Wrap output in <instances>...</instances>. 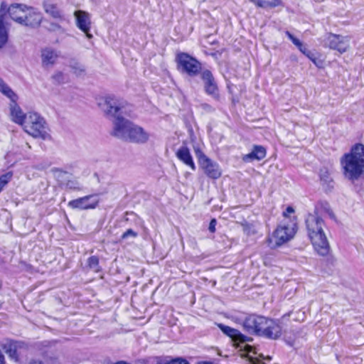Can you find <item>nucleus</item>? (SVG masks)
Wrapping results in <instances>:
<instances>
[{
	"mask_svg": "<svg viewBox=\"0 0 364 364\" xmlns=\"http://www.w3.org/2000/svg\"><path fill=\"white\" fill-rule=\"evenodd\" d=\"M97 105L107 117L114 118L112 134L125 141L133 123L120 116L124 107L122 102L114 95H106L98 99Z\"/></svg>",
	"mask_w": 364,
	"mask_h": 364,
	"instance_id": "f257e3e1",
	"label": "nucleus"
},
{
	"mask_svg": "<svg viewBox=\"0 0 364 364\" xmlns=\"http://www.w3.org/2000/svg\"><path fill=\"white\" fill-rule=\"evenodd\" d=\"M235 321L249 334L274 340L282 335L281 326L274 321L262 316L250 314L243 318L237 317Z\"/></svg>",
	"mask_w": 364,
	"mask_h": 364,
	"instance_id": "f03ea898",
	"label": "nucleus"
},
{
	"mask_svg": "<svg viewBox=\"0 0 364 364\" xmlns=\"http://www.w3.org/2000/svg\"><path fill=\"white\" fill-rule=\"evenodd\" d=\"M306 226L315 250L320 255H327L330 246L323 230V220L316 214H309L306 219Z\"/></svg>",
	"mask_w": 364,
	"mask_h": 364,
	"instance_id": "7ed1b4c3",
	"label": "nucleus"
},
{
	"mask_svg": "<svg viewBox=\"0 0 364 364\" xmlns=\"http://www.w3.org/2000/svg\"><path fill=\"white\" fill-rule=\"evenodd\" d=\"M344 175L350 180H357L364 173V145L358 144L353 146L350 152L341 159Z\"/></svg>",
	"mask_w": 364,
	"mask_h": 364,
	"instance_id": "20e7f679",
	"label": "nucleus"
},
{
	"mask_svg": "<svg viewBox=\"0 0 364 364\" xmlns=\"http://www.w3.org/2000/svg\"><path fill=\"white\" fill-rule=\"evenodd\" d=\"M21 126L23 130L33 138L46 140L50 137L45 119L37 112H28Z\"/></svg>",
	"mask_w": 364,
	"mask_h": 364,
	"instance_id": "39448f33",
	"label": "nucleus"
},
{
	"mask_svg": "<svg viewBox=\"0 0 364 364\" xmlns=\"http://www.w3.org/2000/svg\"><path fill=\"white\" fill-rule=\"evenodd\" d=\"M296 229V225L293 220L283 222L267 239L269 246L275 248L289 241L294 236Z\"/></svg>",
	"mask_w": 364,
	"mask_h": 364,
	"instance_id": "423d86ee",
	"label": "nucleus"
},
{
	"mask_svg": "<svg viewBox=\"0 0 364 364\" xmlns=\"http://www.w3.org/2000/svg\"><path fill=\"white\" fill-rule=\"evenodd\" d=\"M218 327L222 332L229 336L232 341L237 344V347H240V350H243L247 354H256L255 349L253 346L248 345L247 343L252 342L253 338L242 334L239 330L219 323Z\"/></svg>",
	"mask_w": 364,
	"mask_h": 364,
	"instance_id": "0eeeda50",
	"label": "nucleus"
},
{
	"mask_svg": "<svg viewBox=\"0 0 364 364\" xmlns=\"http://www.w3.org/2000/svg\"><path fill=\"white\" fill-rule=\"evenodd\" d=\"M178 65L183 71L190 76H194L198 74L201 69L200 63L193 57L186 53H180L177 56Z\"/></svg>",
	"mask_w": 364,
	"mask_h": 364,
	"instance_id": "6e6552de",
	"label": "nucleus"
},
{
	"mask_svg": "<svg viewBox=\"0 0 364 364\" xmlns=\"http://www.w3.org/2000/svg\"><path fill=\"white\" fill-rule=\"evenodd\" d=\"M196 153L199 159V163L204 169L205 174L211 178H218L221 176V171L218 164L213 162L200 150H196Z\"/></svg>",
	"mask_w": 364,
	"mask_h": 364,
	"instance_id": "1a4fd4ad",
	"label": "nucleus"
},
{
	"mask_svg": "<svg viewBox=\"0 0 364 364\" xmlns=\"http://www.w3.org/2000/svg\"><path fill=\"white\" fill-rule=\"evenodd\" d=\"M326 43L331 49L337 50L342 54L350 48V38L348 36L330 33L328 36Z\"/></svg>",
	"mask_w": 364,
	"mask_h": 364,
	"instance_id": "9d476101",
	"label": "nucleus"
},
{
	"mask_svg": "<svg viewBox=\"0 0 364 364\" xmlns=\"http://www.w3.org/2000/svg\"><path fill=\"white\" fill-rule=\"evenodd\" d=\"M74 16L75 17L77 27L85 33L88 39H91L93 36L90 33L91 28L90 15L85 11L78 10L74 12Z\"/></svg>",
	"mask_w": 364,
	"mask_h": 364,
	"instance_id": "9b49d317",
	"label": "nucleus"
},
{
	"mask_svg": "<svg viewBox=\"0 0 364 364\" xmlns=\"http://www.w3.org/2000/svg\"><path fill=\"white\" fill-rule=\"evenodd\" d=\"M149 139V134L142 127L132 124L129 134H128L125 141L136 144H145Z\"/></svg>",
	"mask_w": 364,
	"mask_h": 364,
	"instance_id": "f8f14e48",
	"label": "nucleus"
},
{
	"mask_svg": "<svg viewBox=\"0 0 364 364\" xmlns=\"http://www.w3.org/2000/svg\"><path fill=\"white\" fill-rule=\"evenodd\" d=\"M94 196H86L75 200H70L68 203V206L73 209L85 210L90 208H95L97 203V200H91Z\"/></svg>",
	"mask_w": 364,
	"mask_h": 364,
	"instance_id": "ddd939ff",
	"label": "nucleus"
},
{
	"mask_svg": "<svg viewBox=\"0 0 364 364\" xmlns=\"http://www.w3.org/2000/svg\"><path fill=\"white\" fill-rule=\"evenodd\" d=\"M28 9L27 14L21 24L31 28L38 27L43 19L42 14L33 7L29 6Z\"/></svg>",
	"mask_w": 364,
	"mask_h": 364,
	"instance_id": "4468645a",
	"label": "nucleus"
},
{
	"mask_svg": "<svg viewBox=\"0 0 364 364\" xmlns=\"http://www.w3.org/2000/svg\"><path fill=\"white\" fill-rule=\"evenodd\" d=\"M28 8L29 6H27L25 4H14L10 6V7L8 9V12L11 18L14 21L21 24L23 18H24L27 14Z\"/></svg>",
	"mask_w": 364,
	"mask_h": 364,
	"instance_id": "2eb2a0df",
	"label": "nucleus"
},
{
	"mask_svg": "<svg viewBox=\"0 0 364 364\" xmlns=\"http://www.w3.org/2000/svg\"><path fill=\"white\" fill-rule=\"evenodd\" d=\"M201 78L204 82L205 92L213 97L218 96V87L214 77L210 70H203L201 73Z\"/></svg>",
	"mask_w": 364,
	"mask_h": 364,
	"instance_id": "dca6fc26",
	"label": "nucleus"
},
{
	"mask_svg": "<svg viewBox=\"0 0 364 364\" xmlns=\"http://www.w3.org/2000/svg\"><path fill=\"white\" fill-rule=\"evenodd\" d=\"M9 110L11 120L16 124L21 126L26 120L27 113H23L21 108L17 104V100L10 102Z\"/></svg>",
	"mask_w": 364,
	"mask_h": 364,
	"instance_id": "f3484780",
	"label": "nucleus"
},
{
	"mask_svg": "<svg viewBox=\"0 0 364 364\" xmlns=\"http://www.w3.org/2000/svg\"><path fill=\"white\" fill-rule=\"evenodd\" d=\"M55 177L60 181V178H66L67 181L63 183L61 181L62 184H63L67 189L73 190V191H80L82 189L80 183L74 178L68 179L70 175L68 172L63 171L60 169H54L53 170Z\"/></svg>",
	"mask_w": 364,
	"mask_h": 364,
	"instance_id": "a211bd4d",
	"label": "nucleus"
},
{
	"mask_svg": "<svg viewBox=\"0 0 364 364\" xmlns=\"http://www.w3.org/2000/svg\"><path fill=\"white\" fill-rule=\"evenodd\" d=\"M59 55L58 52L52 48H46L41 51V60H42V65L44 68H49L53 66L55 62L57 61V59L58 58Z\"/></svg>",
	"mask_w": 364,
	"mask_h": 364,
	"instance_id": "6ab92c4d",
	"label": "nucleus"
},
{
	"mask_svg": "<svg viewBox=\"0 0 364 364\" xmlns=\"http://www.w3.org/2000/svg\"><path fill=\"white\" fill-rule=\"evenodd\" d=\"M176 156L181 161L190 167L193 171L196 169L193 157L189 149L186 146H181L176 152Z\"/></svg>",
	"mask_w": 364,
	"mask_h": 364,
	"instance_id": "aec40b11",
	"label": "nucleus"
},
{
	"mask_svg": "<svg viewBox=\"0 0 364 364\" xmlns=\"http://www.w3.org/2000/svg\"><path fill=\"white\" fill-rule=\"evenodd\" d=\"M266 150L262 146H255L252 151L242 156V160L245 162H250L254 160L259 161L265 157Z\"/></svg>",
	"mask_w": 364,
	"mask_h": 364,
	"instance_id": "412c9836",
	"label": "nucleus"
},
{
	"mask_svg": "<svg viewBox=\"0 0 364 364\" xmlns=\"http://www.w3.org/2000/svg\"><path fill=\"white\" fill-rule=\"evenodd\" d=\"M6 6L4 3L0 7V48H2L8 41V33L4 23V15L5 14Z\"/></svg>",
	"mask_w": 364,
	"mask_h": 364,
	"instance_id": "4be33fe9",
	"label": "nucleus"
},
{
	"mask_svg": "<svg viewBox=\"0 0 364 364\" xmlns=\"http://www.w3.org/2000/svg\"><path fill=\"white\" fill-rule=\"evenodd\" d=\"M43 8L46 14L51 16L53 18L63 20V15L62 11L58 8V6L51 3L46 2L43 4Z\"/></svg>",
	"mask_w": 364,
	"mask_h": 364,
	"instance_id": "5701e85b",
	"label": "nucleus"
},
{
	"mask_svg": "<svg viewBox=\"0 0 364 364\" xmlns=\"http://www.w3.org/2000/svg\"><path fill=\"white\" fill-rule=\"evenodd\" d=\"M319 176L321 185L325 190L327 191L333 187V180L326 168H323L320 170Z\"/></svg>",
	"mask_w": 364,
	"mask_h": 364,
	"instance_id": "b1692460",
	"label": "nucleus"
},
{
	"mask_svg": "<svg viewBox=\"0 0 364 364\" xmlns=\"http://www.w3.org/2000/svg\"><path fill=\"white\" fill-rule=\"evenodd\" d=\"M0 92L10 100L11 102L18 100V95L13 91L5 81L0 78Z\"/></svg>",
	"mask_w": 364,
	"mask_h": 364,
	"instance_id": "393cba45",
	"label": "nucleus"
},
{
	"mask_svg": "<svg viewBox=\"0 0 364 364\" xmlns=\"http://www.w3.org/2000/svg\"><path fill=\"white\" fill-rule=\"evenodd\" d=\"M257 6L264 9L274 8L282 4V0H250Z\"/></svg>",
	"mask_w": 364,
	"mask_h": 364,
	"instance_id": "a878e982",
	"label": "nucleus"
},
{
	"mask_svg": "<svg viewBox=\"0 0 364 364\" xmlns=\"http://www.w3.org/2000/svg\"><path fill=\"white\" fill-rule=\"evenodd\" d=\"M73 73L77 76L84 75L85 69V66L79 63H73L70 65Z\"/></svg>",
	"mask_w": 364,
	"mask_h": 364,
	"instance_id": "bb28decb",
	"label": "nucleus"
},
{
	"mask_svg": "<svg viewBox=\"0 0 364 364\" xmlns=\"http://www.w3.org/2000/svg\"><path fill=\"white\" fill-rule=\"evenodd\" d=\"M87 264L90 268L92 269L95 272H98L99 269V259L96 256H92L88 258Z\"/></svg>",
	"mask_w": 364,
	"mask_h": 364,
	"instance_id": "cd10ccee",
	"label": "nucleus"
},
{
	"mask_svg": "<svg viewBox=\"0 0 364 364\" xmlns=\"http://www.w3.org/2000/svg\"><path fill=\"white\" fill-rule=\"evenodd\" d=\"M6 353L12 358H17V353L16 345L13 343H9L8 348L6 349Z\"/></svg>",
	"mask_w": 364,
	"mask_h": 364,
	"instance_id": "c85d7f7f",
	"label": "nucleus"
},
{
	"mask_svg": "<svg viewBox=\"0 0 364 364\" xmlns=\"http://www.w3.org/2000/svg\"><path fill=\"white\" fill-rule=\"evenodd\" d=\"M11 176H12V174L11 173H7L6 174L2 175L0 177L1 190L10 181V179L11 178Z\"/></svg>",
	"mask_w": 364,
	"mask_h": 364,
	"instance_id": "c756f323",
	"label": "nucleus"
},
{
	"mask_svg": "<svg viewBox=\"0 0 364 364\" xmlns=\"http://www.w3.org/2000/svg\"><path fill=\"white\" fill-rule=\"evenodd\" d=\"M286 35L298 48L304 45L302 42H301L298 38H295L289 31H286Z\"/></svg>",
	"mask_w": 364,
	"mask_h": 364,
	"instance_id": "7c9ffc66",
	"label": "nucleus"
},
{
	"mask_svg": "<svg viewBox=\"0 0 364 364\" xmlns=\"http://www.w3.org/2000/svg\"><path fill=\"white\" fill-rule=\"evenodd\" d=\"M286 35L298 48L304 45L302 42H301L298 38H295L289 31H286Z\"/></svg>",
	"mask_w": 364,
	"mask_h": 364,
	"instance_id": "2f4dec72",
	"label": "nucleus"
},
{
	"mask_svg": "<svg viewBox=\"0 0 364 364\" xmlns=\"http://www.w3.org/2000/svg\"><path fill=\"white\" fill-rule=\"evenodd\" d=\"M137 235H138L137 232H134L132 229H128L127 231H125L122 234V239L125 240V239L128 238L129 237H132L135 238L137 237Z\"/></svg>",
	"mask_w": 364,
	"mask_h": 364,
	"instance_id": "473e14b6",
	"label": "nucleus"
},
{
	"mask_svg": "<svg viewBox=\"0 0 364 364\" xmlns=\"http://www.w3.org/2000/svg\"><path fill=\"white\" fill-rule=\"evenodd\" d=\"M53 79L59 83L65 82V77L63 73L58 72L53 75Z\"/></svg>",
	"mask_w": 364,
	"mask_h": 364,
	"instance_id": "72a5a7b5",
	"label": "nucleus"
},
{
	"mask_svg": "<svg viewBox=\"0 0 364 364\" xmlns=\"http://www.w3.org/2000/svg\"><path fill=\"white\" fill-rule=\"evenodd\" d=\"M216 224H217V221L215 218L212 219L210 222V224H209V227H208V230L210 232H215V226H216Z\"/></svg>",
	"mask_w": 364,
	"mask_h": 364,
	"instance_id": "f704fd0d",
	"label": "nucleus"
},
{
	"mask_svg": "<svg viewBox=\"0 0 364 364\" xmlns=\"http://www.w3.org/2000/svg\"><path fill=\"white\" fill-rule=\"evenodd\" d=\"M168 364H189L188 362L182 358H176L168 363Z\"/></svg>",
	"mask_w": 364,
	"mask_h": 364,
	"instance_id": "c9c22d12",
	"label": "nucleus"
},
{
	"mask_svg": "<svg viewBox=\"0 0 364 364\" xmlns=\"http://www.w3.org/2000/svg\"><path fill=\"white\" fill-rule=\"evenodd\" d=\"M294 213V210L292 207L289 206L287 208L286 210L283 213V215L284 218L289 217V214Z\"/></svg>",
	"mask_w": 364,
	"mask_h": 364,
	"instance_id": "e433bc0d",
	"label": "nucleus"
},
{
	"mask_svg": "<svg viewBox=\"0 0 364 364\" xmlns=\"http://www.w3.org/2000/svg\"><path fill=\"white\" fill-rule=\"evenodd\" d=\"M306 56L316 64V58L311 51L309 50L307 53H306Z\"/></svg>",
	"mask_w": 364,
	"mask_h": 364,
	"instance_id": "4c0bfd02",
	"label": "nucleus"
},
{
	"mask_svg": "<svg viewBox=\"0 0 364 364\" xmlns=\"http://www.w3.org/2000/svg\"><path fill=\"white\" fill-rule=\"evenodd\" d=\"M298 49L305 55L306 53L309 51V50H308L304 45H302L301 47L299 48Z\"/></svg>",
	"mask_w": 364,
	"mask_h": 364,
	"instance_id": "58836bf2",
	"label": "nucleus"
},
{
	"mask_svg": "<svg viewBox=\"0 0 364 364\" xmlns=\"http://www.w3.org/2000/svg\"><path fill=\"white\" fill-rule=\"evenodd\" d=\"M0 364H6L5 357L0 350Z\"/></svg>",
	"mask_w": 364,
	"mask_h": 364,
	"instance_id": "ea45409f",
	"label": "nucleus"
},
{
	"mask_svg": "<svg viewBox=\"0 0 364 364\" xmlns=\"http://www.w3.org/2000/svg\"><path fill=\"white\" fill-rule=\"evenodd\" d=\"M29 364H43V363L40 361L34 360V361L31 362Z\"/></svg>",
	"mask_w": 364,
	"mask_h": 364,
	"instance_id": "a19ab883",
	"label": "nucleus"
},
{
	"mask_svg": "<svg viewBox=\"0 0 364 364\" xmlns=\"http://www.w3.org/2000/svg\"><path fill=\"white\" fill-rule=\"evenodd\" d=\"M53 26H54V29H60L61 28L60 26H59V25L55 24Z\"/></svg>",
	"mask_w": 364,
	"mask_h": 364,
	"instance_id": "79ce46f5",
	"label": "nucleus"
},
{
	"mask_svg": "<svg viewBox=\"0 0 364 364\" xmlns=\"http://www.w3.org/2000/svg\"><path fill=\"white\" fill-rule=\"evenodd\" d=\"M198 364H213V363H210V362H203V363H199Z\"/></svg>",
	"mask_w": 364,
	"mask_h": 364,
	"instance_id": "37998d69",
	"label": "nucleus"
},
{
	"mask_svg": "<svg viewBox=\"0 0 364 364\" xmlns=\"http://www.w3.org/2000/svg\"><path fill=\"white\" fill-rule=\"evenodd\" d=\"M270 359H271V358L269 356L267 357V360H270Z\"/></svg>",
	"mask_w": 364,
	"mask_h": 364,
	"instance_id": "c03bdc74",
	"label": "nucleus"
}]
</instances>
